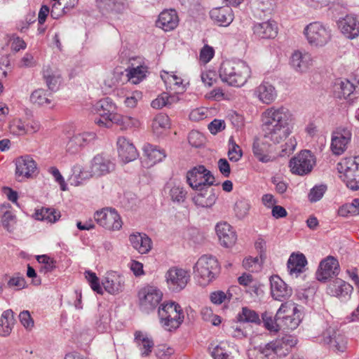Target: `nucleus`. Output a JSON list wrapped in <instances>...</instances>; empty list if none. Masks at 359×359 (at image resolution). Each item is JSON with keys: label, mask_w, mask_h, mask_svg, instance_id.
Listing matches in <instances>:
<instances>
[{"label": "nucleus", "mask_w": 359, "mask_h": 359, "mask_svg": "<svg viewBox=\"0 0 359 359\" xmlns=\"http://www.w3.org/2000/svg\"><path fill=\"white\" fill-rule=\"evenodd\" d=\"M271 294L277 301L283 302L290 298L292 290L278 276H272L270 278Z\"/></svg>", "instance_id": "obj_21"}, {"label": "nucleus", "mask_w": 359, "mask_h": 359, "mask_svg": "<svg viewBox=\"0 0 359 359\" xmlns=\"http://www.w3.org/2000/svg\"><path fill=\"white\" fill-rule=\"evenodd\" d=\"M140 309L147 313L154 310L163 297L162 292L156 287L147 286L138 293Z\"/></svg>", "instance_id": "obj_12"}, {"label": "nucleus", "mask_w": 359, "mask_h": 359, "mask_svg": "<svg viewBox=\"0 0 359 359\" xmlns=\"http://www.w3.org/2000/svg\"><path fill=\"white\" fill-rule=\"evenodd\" d=\"M15 175L18 177L29 178L36 171L37 165L29 156H21L15 161Z\"/></svg>", "instance_id": "obj_24"}, {"label": "nucleus", "mask_w": 359, "mask_h": 359, "mask_svg": "<svg viewBox=\"0 0 359 359\" xmlns=\"http://www.w3.org/2000/svg\"><path fill=\"white\" fill-rule=\"evenodd\" d=\"M338 26L341 33L348 39H353L359 36V20L353 14L340 18Z\"/></svg>", "instance_id": "obj_23"}, {"label": "nucleus", "mask_w": 359, "mask_h": 359, "mask_svg": "<svg viewBox=\"0 0 359 359\" xmlns=\"http://www.w3.org/2000/svg\"><path fill=\"white\" fill-rule=\"evenodd\" d=\"M323 341L334 352L343 353L346 349L347 339L339 330L329 327L323 332Z\"/></svg>", "instance_id": "obj_18"}, {"label": "nucleus", "mask_w": 359, "mask_h": 359, "mask_svg": "<svg viewBox=\"0 0 359 359\" xmlns=\"http://www.w3.org/2000/svg\"><path fill=\"white\" fill-rule=\"evenodd\" d=\"M270 140L265 139H256L252 144V152L258 161L268 163L276 160V155L273 145L269 143Z\"/></svg>", "instance_id": "obj_16"}, {"label": "nucleus", "mask_w": 359, "mask_h": 359, "mask_svg": "<svg viewBox=\"0 0 359 359\" xmlns=\"http://www.w3.org/2000/svg\"><path fill=\"white\" fill-rule=\"evenodd\" d=\"M100 319L97 321V325L100 331L104 332L110 322V316L108 311L104 309L99 308Z\"/></svg>", "instance_id": "obj_57"}, {"label": "nucleus", "mask_w": 359, "mask_h": 359, "mask_svg": "<svg viewBox=\"0 0 359 359\" xmlns=\"http://www.w3.org/2000/svg\"><path fill=\"white\" fill-rule=\"evenodd\" d=\"M89 168L94 178L106 175L114 169L110 159L102 154H97L90 162Z\"/></svg>", "instance_id": "obj_20"}, {"label": "nucleus", "mask_w": 359, "mask_h": 359, "mask_svg": "<svg viewBox=\"0 0 359 359\" xmlns=\"http://www.w3.org/2000/svg\"><path fill=\"white\" fill-rule=\"evenodd\" d=\"M162 79L164 81L165 84L169 83L170 85H174L177 87H181L182 89H184V86H182L183 80L182 78L178 77L175 74H169L166 73V76L161 75Z\"/></svg>", "instance_id": "obj_61"}, {"label": "nucleus", "mask_w": 359, "mask_h": 359, "mask_svg": "<svg viewBox=\"0 0 359 359\" xmlns=\"http://www.w3.org/2000/svg\"><path fill=\"white\" fill-rule=\"evenodd\" d=\"M263 131L264 137L273 144H279L292 133L293 116L284 107H272L264 113Z\"/></svg>", "instance_id": "obj_1"}, {"label": "nucleus", "mask_w": 359, "mask_h": 359, "mask_svg": "<svg viewBox=\"0 0 359 359\" xmlns=\"http://www.w3.org/2000/svg\"><path fill=\"white\" fill-rule=\"evenodd\" d=\"M94 111L100 116L95 118V123L102 127L110 128L112 126V118L116 115V106L109 97H105L97 101L94 107Z\"/></svg>", "instance_id": "obj_9"}, {"label": "nucleus", "mask_w": 359, "mask_h": 359, "mask_svg": "<svg viewBox=\"0 0 359 359\" xmlns=\"http://www.w3.org/2000/svg\"><path fill=\"white\" fill-rule=\"evenodd\" d=\"M338 97L339 98L347 99L355 89V86L348 80L341 81L339 84Z\"/></svg>", "instance_id": "obj_48"}, {"label": "nucleus", "mask_w": 359, "mask_h": 359, "mask_svg": "<svg viewBox=\"0 0 359 359\" xmlns=\"http://www.w3.org/2000/svg\"><path fill=\"white\" fill-rule=\"evenodd\" d=\"M308 42L314 46H323L331 39V30L320 22L309 24L304 30Z\"/></svg>", "instance_id": "obj_8"}, {"label": "nucleus", "mask_w": 359, "mask_h": 359, "mask_svg": "<svg viewBox=\"0 0 359 359\" xmlns=\"http://www.w3.org/2000/svg\"><path fill=\"white\" fill-rule=\"evenodd\" d=\"M276 341L279 342L280 351L283 349L285 351L283 354L286 355L289 353L290 348L297 344V339L293 336L286 335L280 339L276 340Z\"/></svg>", "instance_id": "obj_53"}, {"label": "nucleus", "mask_w": 359, "mask_h": 359, "mask_svg": "<svg viewBox=\"0 0 359 359\" xmlns=\"http://www.w3.org/2000/svg\"><path fill=\"white\" fill-rule=\"evenodd\" d=\"M143 151L151 165L161 161L166 156L164 150L159 149L156 146L150 144H145Z\"/></svg>", "instance_id": "obj_40"}, {"label": "nucleus", "mask_w": 359, "mask_h": 359, "mask_svg": "<svg viewBox=\"0 0 359 359\" xmlns=\"http://www.w3.org/2000/svg\"><path fill=\"white\" fill-rule=\"evenodd\" d=\"M290 65L296 72L304 73L313 65V58L307 52L296 50L291 56Z\"/></svg>", "instance_id": "obj_25"}, {"label": "nucleus", "mask_w": 359, "mask_h": 359, "mask_svg": "<svg viewBox=\"0 0 359 359\" xmlns=\"http://www.w3.org/2000/svg\"><path fill=\"white\" fill-rule=\"evenodd\" d=\"M326 190L327 187L324 184L316 185L313 187L311 189L308 196L309 201L314 203L320 201L323 198Z\"/></svg>", "instance_id": "obj_54"}, {"label": "nucleus", "mask_w": 359, "mask_h": 359, "mask_svg": "<svg viewBox=\"0 0 359 359\" xmlns=\"http://www.w3.org/2000/svg\"><path fill=\"white\" fill-rule=\"evenodd\" d=\"M215 231L220 244L224 248H231L236 243V233L227 222L218 223L215 226Z\"/></svg>", "instance_id": "obj_22"}, {"label": "nucleus", "mask_w": 359, "mask_h": 359, "mask_svg": "<svg viewBox=\"0 0 359 359\" xmlns=\"http://www.w3.org/2000/svg\"><path fill=\"white\" fill-rule=\"evenodd\" d=\"M36 217L39 220H46L48 222L53 223L58 219L60 215L55 209L45 208L37 210Z\"/></svg>", "instance_id": "obj_45"}, {"label": "nucleus", "mask_w": 359, "mask_h": 359, "mask_svg": "<svg viewBox=\"0 0 359 359\" xmlns=\"http://www.w3.org/2000/svg\"><path fill=\"white\" fill-rule=\"evenodd\" d=\"M43 78L50 92L57 90V85L60 82V74L57 70L49 66L44 67L43 69Z\"/></svg>", "instance_id": "obj_38"}, {"label": "nucleus", "mask_w": 359, "mask_h": 359, "mask_svg": "<svg viewBox=\"0 0 359 359\" xmlns=\"http://www.w3.org/2000/svg\"><path fill=\"white\" fill-rule=\"evenodd\" d=\"M255 95L264 104L272 103L277 97L276 90L273 85L263 82L255 90Z\"/></svg>", "instance_id": "obj_31"}, {"label": "nucleus", "mask_w": 359, "mask_h": 359, "mask_svg": "<svg viewBox=\"0 0 359 359\" xmlns=\"http://www.w3.org/2000/svg\"><path fill=\"white\" fill-rule=\"evenodd\" d=\"M187 184L194 190L204 191L215 184V177L204 165H198L187 171Z\"/></svg>", "instance_id": "obj_6"}, {"label": "nucleus", "mask_w": 359, "mask_h": 359, "mask_svg": "<svg viewBox=\"0 0 359 359\" xmlns=\"http://www.w3.org/2000/svg\"><path fill=\"white\" fill-rule=\"evenodd\" d=\"M217 200V196L213 190L208 191L205 189L204 193H201L195 196L193 198L194 203L202 208H210L212 206Z\"/></svg>", "instance_id": "obj_41"}, {"label": "nucleus", "mask_w": 359, "mask_h": 359, "mask_svg": "<svg viewBox=\"0 0 359 359\" xmlns=\"http://www.w3.org/2000/svg\"><path fill=\"white\" fill-rule=\"evenodd\" d=\"M165 280L170 291L178 292L184 289L189 283V272L178 266H172L165 272Z\"/></svg>", "instance_id": "obj_10"}, {"label": "nucleus", "mask_w": 359, "mask_h": 359, "mask_svg": "<svg viewBox=\"0 0 359 359\" xmlns=\"http://www.w3.org/2000/svg\"><path fill=\"white\" fill-rule=\"evenodd\" d=\"M315 163L316 159L312 153L304 150L290 161V168L292 173L303 175L311 171Z\"/></svg>", "instance_id": "obj_13"}, {"label": "nucleus", "mask_w": 359, "mask_h": 359, "mask_svg": "<svg viewBox=\"0 0 359 359\" xmlns=\"http://www.w3.org/2000/svg\"><path fill=\"white\" fill-rule=\"evenodd\" d=\"M250 67L242 60L222 62L219 75L223 82L235 87L243 86L250 76Z\"/></svg>", "instance_id": "obj_2"}, {"label": "nucleus", "mask_w": 359, "mask_h": 359, "mask_svg": "<svg viewBox=\"0 0 359 359\" xmlns=\"http://www.w3.org/2000/svg\"><path fill=\"white\" fill-rule=\"evenodd\" d=\"M128 81L133 84H138L142 81L148 73V67L143 58L132 57L129 60L128 66L126 69Z\"/></svg>", "instance_id": "obj_15"}, {"label": "nucleus", "mask_w": 359, "mask_h": 359, "mask_svg": "<svg viewBox=\"0 0 359 359\" xmlns=\"http://www.w3.org/2000/svg\"><path fill=\"white\" fill-rule=\"evenodd\" d=\"M102 285L109 293L118 294L123 290V278L114 271L108 273L102 281Z\"/></svg>", "instance_id": "obj_29"}, {"label": "nucleus", "mask_w": 359, "mask_h": 359, "mask_svg": "<svg viewBox=\"0 0 359 359\" xmlns=\"http://www.w3.org/2000/svg\"><path fill=\"white\" fill-rule=\"evenodd\" d=\"M179 23V18L175 10L162 11L156 21V26L165 32L175 29Z\"/></svg>", "instance_id": "obj_28"}, {"label": "nucleus", "mask_w": 359, "mask_h": 359, "mask_svg": "<svg viewBox=\"0 0 359 359\" xmlns=\"http://www.w3.org/2000/svg\"><path fill=\"white\" fill-rule=\"evenodd\" d=\"M49 173H50L54 177L55 182H57L62 191L67 190V184L64 180V177L61 175L60 170L56 167H50L48 169Z\"/></svg>", "instance_id": "obj_60"}, {"label": "nucleus", "mask_w": 359, "mask_h": 359, "mask_svg": "<svg viewBox=\"0 0 359 359\" xmlns=\"http://www.w3.org/2000/svg\"><path fill=\"white\" fill-rule=\"evenodd\" d=\"M81 149L82 148L81 147L79 141L74 135L67 143V152L70 154H76L79 153Z\"/></svg>", "instance_id": "obj_59"}, {"label": "nucleus", "mask_w": 359, "mask_h": 359, "mask_svg": "<svg viewBox=\"0 0 359 359\" xmlns=\"http://www.w3.org/2000/svg\"><path fill=\"white\" fill-rule=\"evenodd\" d=\"M278 341H271L266 344L264 347H259L258 348L263 353L264 356L266 359H273L270 358L273 355H278L280 353V345Z\"/></svg>", "instance_id": "obj_49"}, {"label": "nucleus", "mask_w": 359, "mask_h": 359, "mask_svg": "<svg viewBox=\"0 0 359 359\" xmlns=\"http://www.w3.org/2000/svg\"><path fill=\"white\" fill-rule=\"evenodd\" d=\"M188 140L190 144L195 147H198L201 144H202L203 141V137L199 132L193 130L189 133Z\"/></svg>", "instance_id": "obj_63"}, {"label": "nucleus", "mask_w": 359, "mask_h": 359, "mask_svg": "<svg viewBox=\"0 0 359 359\" xmlns=\"http://www.w3.org/2000/svg\"><path fill=\"white\" fill-rule=\"evenodd\" d=\"M254 34L261 39H273L278 34L277 24L274 21L268 20L256 23L253 26Z\"/></svg>", "instance_id": "obj_30"}, {"label": "nucleus", "mask_w": 359, "mask_h": 359, "mask_svg": "<svg viewBox=\"0 0 359 359\" xmlns=\"http://www.w3.org/2000/svg\"><path fill=\"white\" fill-rule=\"evenodd\" d=\"M158 313L162 327L168 331L178 328L184 318L182 307L174 302L161 304Z\"/></svg>", "instance_id": "obj_3"}, {"label": "nucleus", "mask_w": 359, "mask_h": 359, "mask_svg": "<svg viewBox=\"0 0 359 359\" xmlns=\"http://www.w3.org/2000/svg\"><path fill=\"white\" fill-rule=\"evenodd\" d=\"M0 217L3 227L10 233L13 232L17 221L15 215L10 210H6L0 212Z\"/></svg>", "instance_id": "obj_44"}, {"label": "nucleus", "mask_w": 359, "mask_h": 359, "mask_svg": "<svg viewBox=\"0 0 359 359\" xmlns=\"http://www.w3.org/2000/svg\"><path fill=\"white\" fill-rule=\"evenodd\" d=\"M194 269L199 283L205 286L215 279L218 273V262L214 257L205 255L198 259Z\"/></svg>", "instance_id": "obj_5"}, {"label": "nucleus", "mask_w": 359, "mask_h": 359, "mask_svg": "<svg viewBox=\"0 0 359 359\" xmlns=\"http://www.w3.org/2000/svg\"><path fill=\"white\" fill-rule=\"evenodd\" d=\"M15 322L13 311L11 309L4 311L0 318V336H8L13 330Z\"/></svg>", "instance_id": "obj_36"}, {"label": "nucleus", "mask_w": 359, "mask_h": 359, "mask_svg": "<svg viewBox=\"0 0 359 359\" xmlns=\"http://www.w3.org/2000/svg\"><path fill=\"white\" fill-rule=\"evenodd\" d=\"M170 126V120L168 116L165 114H158L153 119L151 123V129L156 135H161L164 130Z\"/></svg>", "instance_id": "obj_42"}, {"label": "nucleus", "mask_w": 359, "mask_h": 359, "mask_svg": "<svg viewBox=\"0 0 359 359\" xmlns=\"http://www.w3.org/2000/svg\"><path fill=\"white\" fill-rule=\"evenodd\" d=\"M30 101L38 106H48L52 103L53 95L50 91L39 88L32 93Z\"/></svg>", "instance_id": "obj_39"}, {"label": "nucleus", "mask_w": 359, "mask_h": 359, "mask_svg": "<svg viewBox=\"0 0 359 359\" xmlns=\"http://www.w3.org/2000/svg\"><path fill=\"white\" fill-rule=\"evenodd\" d=\"M339 270L337 259L329 255L320 262L316 273V278L318 280L325 283L332 276H337Z\"/></svg>", "instance_id": "obj_17"}, {"label": "nucleus", "mask_w": 359, "mask_h": 359, "mask_svg": "<svg viewBox=\"0 0 359 359\" xmlns=\"http://www.w3.org/2000/svg\"><path fill=\"white\" fill-rule=\"evenodd\" d=\"M238 320L243 323H260L261 322L258 313L248 307L242 309V311L238 315Z\"/></svg>", "instance_id": "obj_46"}, {"label": "nucleus", "mask_w": 359, "mask_h": 359, "mask_svg": "<svg viewBox=\"0 0 359 359\" xmlns=\"http://www.w3.org/2000/svg\"><path fill=\"white\" fill-rule=\"evenodd\" d=\"M72 171L71 184L75 187L82 185L86 181L94 178L90 168L84 170L83 166L78 163L72 167Z\"/></svg>", "instance_id": "obj_34"}, {"label": "nucleus", "mask_w": 359, "mask_h": 359, "mask_svg": "<svg viewBox=\"0 0 359 359\" xmlns=\"http://www.w3.org/2000/svg\"><path fill=\"white\" fill-rule=\"evenodd\" d=\"M353 289L349 283L337 278L329 283L327 292L331 296L337 297L341 301H346L350 299Z\"/></svg>", "instance_id": "obj_19"}, {"label": "nucleus", "mask_w": 359, "mask_h": 359, "mask_svg": "<svg viewBox=\"0 0 359 359\" xmlns=\"http://www.w3.org/2000/svg\"><path fill=\"white\" fill-rule=\"evenodd\" d=\"M337 169L343 173V181L347 187L359 189V156L344 158L337 164Z\"/></svg>", "instance_id": "obj_7"}, {"label": "nucleus", "mask_w": 359, "mask_h": 359, "mask_svg": "<svg viewBox=\"0 0 359 359\" xmlns=\"http://www.w3.org/2000/svg\"><path fill=\"white\" fill-rule=\"evenodd\" d=\"M113 123L121 126L123 129L132 127L137 128L140 126V121L137 118L128 116H123L119 114H117L112 118Z\"/></svg>", "instance_id": "obj_43"}, {"label": "nucleus", "mask_w": 359, "mask_h": 359, "mask_svg": "<svg viewBox=\"0 0 359 359\" xmlns=\"http://www.w3.org/2000/svg\"><path fill=\"white\" fill-rule=\"evenodd\" d=\"M166 189L173 203L180 204L184 202L187 192L180 183L170 182L167 184Z\"/></svg>", "instance_id": "obj_37"}, {"label": "nucleus", "mask_w": 359, "mask_h": 359, "mask_svg": "<svg viewBox=\"0 0 359 359\" xmlns=\"http://www.w3.org/2000/svg\"><path fill=\"white\" fill-rule=\"evenodd\" d=\"M118 156L124 163L133 161L138 156L134 144L125 137H119L117 140Z\"/></svg>", "instance_id": "obj_26"}, {"label": "nucleus", "mask_w": 359, "mask_h": 359, "mask_svg": "<svg viewBox=\"0 0 359 359\" xmlns=\"http://www.w3.org/2000/svg\"><path fill=\"white\" fill-rule=\"evenodd\" d=\"M306 264V258L302 253H292L290 256L287 264L289 273L297 276L304 271Z\"/></svg>", "instance_id": "obj_33"}, {"label": "nucleus", "mask_w": 359, "mask_h": 359, "mask_svg": "<svg viewBox=\"0 0 359 359\" xmlns=\"http://www.w3.org/2000/svg\"><path fill=\"white\" fill-rule=\"evenodd\" d=\"M250 210V204L245 200H239L236 202L233 210L236 217L239 219H243L248 214Z\"/></svg>", "instance_id": "obj_51"}, {"label": "nucleus", "mask_w": 359, "mask_h": 359, "mask_svg": "<svg viewBox=\"0 0 359 359\" xmlns=\"http://www.w3.org/2000/svg\"><path fill=\"white\" fill-rule=\"evenodd\" d=\"M262 318L266 329L273 332H276L279 330V320H276V316L273 319L269 313L265 312L262 313Z\"/></svg>", "instance_id": "obj_52"}, {"label": "nucleus", "mask_w": 359, "mask_h": 359, "mask_svg": "<svg viewBox=\"0 0 359 359\" xmlns=\"http://www.w3.org/2000/svg\"><path fill=\"white\" fill-rule=\"evenodd\" d=\"M259 261L258 257H248L243 261V266L245 269L254 272L260 268Z\"/></svg>", "instance_id": "obj_58"}, {"label": "nucleus", "mask_w": 359, "mask_h": 359, "mask_svg": "<svg viewBox=\"0 0 359 359\" xmlns=\"http://www.w3.org/2000/svg\"><path fill=\"white\" fill-rule=\"evenodd\" d=\"M10 130L17 135H25L28 133L29 124H25L21 119L16 118L10 123Z\"/></svg>", "instance_id": "obj_50"}, {"label": "nucleus", "mask_w": 359, "mask_h": 359, "mask_svg": "<svg viewBox=\"0 0 359 359\" xmlns=\"http://www.w3.org/2000/svg\"><path fill=\"white\" fill-rule=\"evenodd\" d=\"M131 246L140 254H147L152 248L151 239L144 233L135 232L129 236Z\"/></svg>", "instance_id": "obj_27"}, {"label": "nucleus", "mask_w": 359, "mask_h": 359, "mask_svg": "<svg viewBox=\"0 0 359 359\" xmlns=\"http://www.w3.org/2000/svg\"><path fill=\"white\" fill-rule=\"evenodd\" d=\"M210 15L211 19L219 26L227 27L233 20L232 11L229 6L213 8Z\"/></svg>", "instance_id": "obj_32"}, {"label": "nucleus", "mask_w": 359, "mask_h": 359, "mask_svg": "<svg viewBox=\"0 0 359 359\" xmlns=\"http://www.w3.org/2000/svg\"><path fill=\"white\" fill-rule=\"evenodd\" d=\"M74 135L82 149L93 142L97 137L96 134L93 132H83L75 134Z\"/></svg>", "instance_id": "obj_55"}, {"label": "nucleus", "mask_w": 359, "mask_h": 359, "mask_svg": "<svg viewBox=\"0 0 359 359\" xmlns=\"http://www.w3.org/2000/svg\"><path fill=\"white\" fill-rule=\"evenodd\" d=\"M214 359H229V355L222 344L217 345L211 351Z\"/></svg>", "instance_id": "obj_62"}, {"label": "nucleus", "mask_w": 359, "mask_h": 359, "mask_svg": "<svg viewBox=\"0 0 359 359\" xmlns=\"http://www.w3.org/2000/svg\"><path fill=\"white\" fill-rule=\"evenodd\" d=\"M106 9L111 13H121L126 9L124 0H100Z\"/></svg>", "instance_id": "obj_47"}, {"label": "nucleus", "mask_w": 359, "mask_h": 359, "mask_svg": "<svg viewBox=\"0 0 359 359\" xmlns=\"http://www.w3.org/2000/svg\"><path fill=\"white\" fill-rule=\"evenodd\" d=\"M352 133L346 127H339L332 133L330 149L333 154L339 156L347 149L351 142Z\"/></svg>", "instance_id": "obj_14"}, {"label": "nucleus", "mask_w": 359, "mask_h": 359, "mask_svg": "<svg viewBox=\"0 0 359 359\" xmlns=\"http://www.w3.org/2000/svg\"><path fill=\"white\" fill-rule=\"evenodd\" d=\"M19 320L27 330H31L34 326V322L29 311L24 310L18 316Z\"/></svg>", "instance_id": "obj_56"}, {"label": "nucleus", "mask_w": 359, "mask_h": 359, "mask_svg": "<svg viewBox=\"0 0 359 359\" xmlns=\"http://www.w3.org/2000/svg\"><path fill=\"white\" fill-rule=\"evenodd\" d=\"M97 223L109 231H118L122 228L123 222L117 211L111 208H105L94 215Z\"/></svg>", "instance_id": "obj_11"}, {"label": "nucleus", "mask_w": 359, "mask_h": 359, "mask_svg": "<svg viewBox=\"0 0 359 359\" xmlns=\"http://www.w3.org/2000/svg\"><path fill=\"white\" fill-rule=\"evenodd\" d=\"M173 353L174 351L172 348L161 346L157 349L156 355L158 359H169Z\"/></svg>", "instance_id": "obj_64"}, {"label": "nucleus", "mask_w": 359, "mask_h": 359, "mask_svg": "<svg viewBox=\"0 0 359 359\" xmlns=\"http://www.w3.org/2000/svg\"><path fill=\"white\" fill-rule=\"evenodd\" d=\"M276 320H279V330H293L302 320V309L294 303H283L276 313Z\"/></svg>", "instance_id": "obj_4"}, {"label": "nucleus", "mask_w": 359, "mask_h": 359, "mask_svg": "<svg viewBox=\"0 0 359 359\" xmlns=\"http://www.w3.org/2000/svg\"><path fill=\"white\" fill-rule=\"evenodd\" d=\"M135 341L138 346L142 357H147L150 355L154 346V343L151 338L140 331H136Z\"/></svg>", "instance_id": "obj_35"}]
</instances>
